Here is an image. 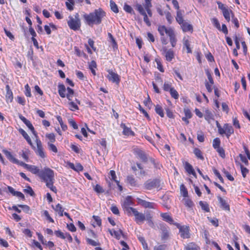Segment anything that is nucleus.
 Here are the masks:
<instances>
[{"label": "nucleus", "instance_id": "nucleus-1", "mask_svg": "<svg viewBox=\"0 0 250 250\" xmlns=\"http://www.w3.org/2000/svg\"><path fill=\"white\" fill-rule=\"evenodd\" d=\"M158 31L161 35V41L163 44L166 45L167 43V40L165 36L167 35L169 38L171 46L174 47L175 46L177 39L176 34L174 29L171 27L167 28L165 25H159L158 27Z\"/></svg>", "mask_w": 250, "mask_h": 250}, {"label": "nucleus", "instance_id": "nucleus-2", "mask_svg": "<svg viewBox=\"0 0 250 250\" xmlns=\"http://www.w3.org/2000/svg\"><path fill=\"white\" fill-rule=\"evenodd\" d=\"M105 16V13L102 8L95 9L93 12L89 14H85L83 17L85 22L88 25L92 26L93 24H100L102 21L103 18Z\"/></svg>", "mask_w": 250, "mask_h": 250}, {"label": "nucleus", "instance_id": "nucleus-3", "mask_svg": "<svg viewBox=\"0 0 250 250\" xmlns=\"http://www.w3.org/2000/svg\"><path fill=\"white\" fill-rule=\"evenodd\" d=\"M39 177L45 183L54 180V173L53 170L48 167H44L41 170Z\"/></svg>", "mask_w": 250, "mask_h": 250}, {"label": "nucleus", "instance_id": "nucleus-4", "mask_svg": "<svg viewBox=\"0 0 250 250\" xmlns=\"http://www.w3.org/2000/svg\"><path fill=\"white\" fill-rule=\"evenodd\" d=\"M69 20L67 21L69 27L74 31L79 30L80 29L81 22L78 13L75 15V18L70 16Z\"/></svg>", "mask_w": 250, "mask_h": 250}, {"label": "nucleus", "instance_id": "nucleus-5", "mask_svg": "<svg viewBox=\"0 0 250 250\" xmlns=\"http://www.w3.org/2000/svg\"><path fill=\"white\" fill-rule=\"evenodd\" d=\"M129 209L130 211V214L128 215L133 214L135 216V221L137 224H140L146 220V215H145V214L139 212L135 208H130Z\"/></svg>", "mask_w": 250, "mask_h": 250}, {"label": "nucleus", "instance_id": "nucleus-6", "mask_svg": "<svg viewBox=\"0 0 250 250\" xmlns=\"http://www.w3.org/2000/svg\"><path fill=\"white\" fill-rule=\"evenodd\" d=\"M160 185V181L158 179H149L144 183V188L146 189L150 190L152 188H158Z\"/></svg>", "mask_w": 250, "mask_h": 250}, {"label": "nucleus", "instance_id": "nucleus-7", "mask_svg": "<svg viewBox=\"0 0 250 250\" xmlns=\"http://www.w3.org/2000/svg\"><path fill=\"white\" fill-rule=\"evenodd\" d=\"M133 204V203L131 200V197L130 196H127L124 200V203L123 204V207L124 210L128 214H130V211L129 209L133 208L129 207L130 205H132Z\"/></svg>", "mask_w": 250, "mask_h": 250}, {"label": "nucleus", "instance_id": "nucleus-8", "mask_svg": "<svg viewBox=\"0 0 250 250\" xmlns=\"http://www.w3.org/2000/svg\"><path fill=\"white\" fill-rule=\"evenodd\" d=\"M107 72H108V75L107 76V78L109 81L118 84L120 81V76L112 70H108Z\"/></svg>", "mask_w": 250, "mask_h": 250}, {"label": "nucleus", "instance_id": "nucleus-9", "mask_svg": "<svg viewBox=\"0 0 250 250\" xmlns=\"http://www.w3.org/2000/svg\"><path fill=\"white\" fill-rule=\"evenodd\" d=\"M178 228H179V230L180 232L181 236L184 238H188L190 237V234L189 232V227L185 226H181Z\"/></svg>", "mask_w": 250, "mask_h": 250}, {"label": "nucleus", "instance_id": "nucleus-10", "mask_svg": "<svg viewBox=\"0 0 250 250\" xmlns=\"http://www.w3.org/2000/svg\"><path fill=\"white\" fill-rule=\"evenodd\" d=\"M37 149L35 150L36 153L42 158L45 157V154L43 152V149L42 146V142L40 140L37 139Z\"/></svg>", "mask_w": 250, "mask_h": 250}, {"label": "nucleus", "instance_id": "nucleus-11", "mask_svg": "<svg viewBox=\"0 0 250 250\" xmlns=\"http://www.w3.org/2000/svg\"><path fill=\"white\" fill-rule=\"evenodd\" d=\"M7 188L8 191L11 193L13 196H15L18 197L19 198H21L22 199H24V195L21 192L15 191V189L10 186H7V188H5L3 189L4 191H6V189Z\"/></svg>", "mask_w": 250, "mask_h": 250}, {"label": "nucleus", "instance_id": "nucleus-12", "mask_svg": "<svg viewBox=\"0 0 250 250\" xmlns=\"http://www.w3.org/2000/svg\"><path fill=\"white\" fill-rule=\"evenodd\" d=\"M138 203L145 208H154L156 204L154 203L149 202L138 198Z\"/></svg>", "mask_w": 250, "mask_h": 250}, {"label": "nucleus", "instance_id": "nucleus-13", "mask_svg": "<svg viewBox=\"0 0 250 250\" xmlns=\"http://www.w3.org/2000/svg\"><path fill=\"white\" fill-rule=\"evenodd\" d=\"M217 198L219 203L220 204V208L224 210L229 211V205L227 203V201L219 196H217Z\"/></svg>", "mask_w": 250, "mask_h": 250}, {"label": "nucleus", "instance_id": "nucleus-14", "mask_svg": "<svg viewBox=\"0 0 250 250\" xmlns=\"http://www.w3.org/2000/svg\"><path fill=\"white\" fill-rule=\"evenodd\" d=\"M135 154L144 162H146L147 161V158L145 153V152L139 148H136L134 149Z\"/></svg>", "mask_w": 250, "mask_h": 250}, {"label": "nucleus", "instance_id": "nucleus-15", "mask_svg": "<svg viewBox=\"0 0 250 250\" xmlns=\"http://www.w3.org/2000/svg\"><path fill=\"white\" fill-rule=\"evenodd\" d=\"M121 128L123 129V133L125 136H134V132L131 130L130 127H127L124 123H122L120 125Z\"/></svg>", "mask_w": 250, "mask_h": 250}, {"label": "nucleus", "instance_id": "nucleus-16", "mask_svg": "<svg viewBox=\"0 0 250 250\" xmlns=\"http://www.w3.org/2000/svg\"><path fill=\"white\" fill-rule=\"evenodd\" d=\"M184 168L186 171L189 174H192L194 177H196V174L192 167V166L188 162H184Z\"/></svg>", "mask_w": 250, "mask_h": 250}, {"label": "nucleus", "instance_id": "nucleus-17", "mask_svg": "<svg viewBox=\"0 0 250 250\" xmlns=\"http://www.w3.org/2000/svg\"><path fill=\"white\" fill-rule=\"evenodd\" d=\"M224 128L225 129L226 135L228 138L234 133V130L232 126L228 124H225L224 125Z\"/></svg>", "mask_w": 250, "mask_h": 250}, {"label": "nucleus", "instance_id": "nucleus-18", "mask_svg": "<svg viewBox=\"0 0 250 250\" xmlns=\"http://www.w3.org/2000/svg\"><path fill=\"white\" fill-rule=\"evenodd\" d=\"M6 100L7 103L12 102L13 99V93L10 89V87L8 85H6Z\"/></svg>", "mask_w": 250, "mask_h": 250}, {"label": "nucleus", "instance_id": "nucleus-19", "mask_svg": "<svg viewBox=\"0 0 250 250\" xmlns=\"http://www.w3.org/2000/svg\"><path fill=\"white\" fill-rule=\"evenodd\" d=\"M3 152L6 156V157L7 158V159L12 162V163H18V160L15 158L11 154V153L7 150H3Z\"/></svg>", "mask_w": 250, "mask_h": 250}, {"label": "nucleus", "instance_id": "nucleus-20", "mask_svg": "<svg viewBox=\"0 0 250 250\" xmlns=\"http://www.w3.org/2000/svg\"><path fill=\"white\" fill-rule=\"evenodd\" d=\"M108 231L112 236L114 235V237L118 240L120 239L121 235H124L123 232L121 229H119L118 231L109 229Z\"/></svg>", "mask_w": 250, "mask_h": 250}, {"label": "nucleus", "instance_id": "nucleus-21", "mask_svg": "<svg viewBox=\"0 0 250 250\" xmlns=\"http://www.w3.org/2000/svg\"><path fill=\"white\" fill-rule=\"evenodd\" d=\"M180 25L184 32L192 31L193 30L192 26L186 21L183 22L182 23L180 24Z\"/></svg>", "mask_w": 250, "mask_h": 250}, {"label": "nucleus", "instance_id": "nucleus-22", "mask_svg": "<svg viewBox=\"0 0 250 250\" xmlns=\"http://www.w3.org/2000/svg\"><path fill=\"white\" fill-rule=\"evenodd\" d=\"M20 133L22 135V136L24 138V139L27 141L28 143L32 146H33V144L32 143L31 140L27 134V133L22 128H20L19 130Z\"/></svg>", "mask_w": 250, "mask_h": 250}, {"label": "nucleus", "instance_id": "nucleus-23", "mask_svg": "<svg viewBox=\"0 0 250 250\" xmlns=\"http://www.w3.org/2000/svg\"><path fill=\"white\" fill-rule=\"evenodd\" d=\"M66 88L63 84H59L58 85V92L62 98H64L66 96Z\"/></svg>", "mask_w": 250, "mask_h": 250}, {"label": "nucleus", "instance_id": "nucleus-24", "mask_svg": "<svg viewBox=\"0 0 250 250\" xmlns=\"http://www.w3.org/2000/svg\"><path fill=\"white\" fill-rule=\"evenodd\" d=\"M161 216L163 218V220L166 222L169 223L171 224H174V220L172 217L167 213H162L161 214Z\"/></svg>", "mask_w": 250, "mask_h": 250}, {"label": "nucleus", "instance_id": "nucleus-25", "mask_svg": "<svg viewBox=\"0 0 250 250\" xmlns=\"http://www.w3.org/2000/svg\"><path fill=\"white\" fill-rule=\"evenodd\" d=\"M27 169L31 172L32 173L35 174H38L39 176V173L41 172V170L35 166L29 165L28 166Z\"/></svg>", "mask_w": 250, "mask_h": 250}, {"label": "nucleus", "instance_id": "nucleus-26", "mask_svg": "<svg viewBox=\"0 0 250 250\" xmlns=\"http://www.w3.org/2000/svg\"><path fill=\"white\" fill-rule=\"evenodd\" d=\"M200 248L193 243H190L186 245L185 247V250H199Z\"/></svg>", "mask_w": 250, "mask_h": 250}, {"label": "nucleus", "instance_id": "nucleus-27", "mask_svg": "<svg viewBox=\"0 0 250 250\" xmlns=\"http://www.w3.org/2000/svg\"><path fill=\"white\" fill-rule=\"evenodd\" d=\"M165 56L166 60L170 62L174 58V52L171 49H168V51H167V53L165 55Z\"/></svg>", "mask_w": 250, "mask_h": 250}, {"label": "nucleus", "instance_id": "nucleus-28", "mask_svg": "<svg viewBox=\"0 0 250 250\" xmlns=\"http://www.w3.org/2000/svg\"><path fill=\"white\" fill-rule=\"evenodd\" d=\"M176 20L180 24L185 21L183 18L182 13L180 10L177 11Z\"/></svg>", "mask_w": 250, "mask_h": 250}, {"label": "nucleus", "instance_id": "nucleus-29", "mask_svg": "<svg viewBox=\"0 0 250 250\" xmlns=\"http://www.w3.org/2000/svg\"><path fill=\"white\" fill-rule=\"evenodd\" d=\"M193 153L198 159L203 160L204 158L201 151L198 148H195L193 150Z\"/></svg>", "mask_w": 250, "mask_h": 250}, {"label": "nucleus", "instance_id": "nucleus-30", "mask_svg": "<svg viewBox=\"0 0 250 250\" xmlns=\"http://www.w3.org/2000/svg\"><path fill=\"white\" fill-rule=\"evenodd\" d=\"M204 117L207 121L209 122L211 119H213V115L210 111L208 109H206L205 110Z\"/></svg>", "mask_w": 250, "mask_h": 250}, {"label": "nucleus", "instance_id": "nucleus-31", "mask_svg": "<svg viewBox=\"0 0 250 250\" xmlns=\"http://www.w3.org/2000/svg\"><path fill=\"white\" fill-rule=\"evenodd\" d=\"M127 182L133 187H135L137 185V183L135 178L132 176H129L127 178Z\"/></svg>", "mask_w": 250, "mask_h": 250}, {"label": "nucleus", "instance_id": "nucleus-32", "mask_svg": "<svg viewBox=\"0 0 250 250\" xmlns=\"http://www.w3.org/2000/svg\"><path fill=\"white\" fill-rule=\"evenodd\" d=\"M155 110L157 114H159L161 117H164V113L163 109L160 105L158 104L156 105L155 106Z\"/></svg>", "mask_w": 250, "mask_h": 250}, {"label": "nucleus", "instance_id": "nucleus-33", "mask_svg": "<svg viewBox=\"0 0 250 250\" xmlns=\"http://www.w3.org/2000/svg\"><path fill=\"white\" fill-rule=\"evenodd\" d=\"M152 216L150 213H147L146 214V220L147 221L148 225L153 228L154 227V224L152 220Z\"/></svg>", "mask_w": 250, "mask_h": 250}, {"label": "nucleus", "instance_id": "nucleus-34", "mask_svg": "<svg viewBox=\"0 0 250 250\" xmlns=\"http://www.w3.org/2000/svg\"><path fill=\"white\" fill-rule=\"evenodd\" d=\"M135 6L136 9L140 13L141 15H143L146 13L145 9L141 4L137 3Z\"/></svg>", "mask_w": 250, "mask_h": 250}, {"label": "nucleus", "instance_id": "nucleus-35", "mask_svg": "<svg viewBox=\"0 0 250 250\" xmlns=\"http://www.w3.org/2000/svg\"><path fill=\"white\" fill-rule=\"evenodd\" d=\"M96 67L97 64L96 62L94 61H92L89 64V68L94 75H96V71L94 68H96Z\"/></svg>", "mask_w": 250, "mask_h": 250}, {"label": "nucleus", "instance_id": "nucleus-36", "mask_svg": "<svg viewBox=\"0 0 250 250\" xmlns=\"http://www.w3.org/2000/svg\"><path fill=\"white\" fill-rule=\"evenodd\" d=\"M199 204L203 210H204L207 212L209 211V208L208 203L203 201H200Z\"/></svg>", "mask_w": 250, "mask_h": 250}, {"label": "nucleus", "instance_id": "nucleus-37", "mask_svg": "<svg viewBox=\"0 0 250 250\" xmlns=\"http://www.w3.org/2000/svg\"><path fill=\"white\" fill-rule=\"evenodd\" d=\"M53 184L54 181H52L49 182H47V183H46V186L48 188H50V189L51 191L54 192L55 193H56L57 190L56 189V188L53 186Z\"/></svg>", "mask_w": 250, "mask_h": 250}, {"label": "nucleus", "instance_id": "nucleus-38", "mask_svg": "<svg viewBox=\"0 0 250 250\" xmlns=\"http://www.w3.org/2000/svg\"><path fill=\"white\" fill-rule=\"evenodd\" d=\"M54 209H55V211L59 212L60 216H63V209L62 208V205H61L60 204H58L56 206V207L55 208H54Z\"/></svg>", "mask_w": 250, "mask_h": 250}, {"label": "nucleus", "instance_id": "nucleus-39", "mask_svg": "<svg viewBox=\"0 0 250 250\" xmlns=\"http://www.w3.org/2000/svg\"><path fill=\"white\" fill-rule=\"evenodd\" d=\"M138 239L142 243L144 250H148L147 244L146 242L145 238L143 237L139 236L138 237Z\"/></svg>", "mask_w": 250, "mask_h": 250}, {"label": "nucleus", "instance_id": "nucleus-40", "mask_svg": "<svg viewBox=\"0 0 250 250\" xmlns=\"http://www.w3.org/2000/svg\"><path fill=\"white\" fill-rule=\"evenodd\" d=\"M170 94L171 96L175 99H178L179 98V94L178 92L173 87L172 89H170L169 91Z\"/></svg>", "mask_w": 250, "mask_h": 250}, {"label": "nucleus", "instance_id": "nucleus-41", "mask_svg": "<svg viewBox=\"0 0 250 250\" xmlns=\"http://www.w3.org/2000/svg\"><path fill=\"white\" fill-rule=\"evenodd\" d=\"M230 12H231V11H229L227 9H225V10L222 12L224 18L228 21H230Z\"/></svg>", "mask_w": 250, "mask_h": 250}, {"label": "nucleus", "instance_id": "nucleus-42", "mask_svg": "<svg viewBox=\"0 0 250 250\" xmlns=\"http://www.w3.org/2000/svg\"><path fill=\"white\" fill-rule=\"evenodd\" d=\"M110 5L111 10L115 13H118V9L117 5L112 0H110Z\"/></svg>", "mask_w": 250, "mask_h": 250}, {"label": "nucleus", "instance_id": "nucleus-43", "mask_svg": "<svg viewBox=\"0 0 250 250\" xmlns=\"http://www.w3.org/2000/svg\"><path fill=\"white\" fill-rule=\"evenodd\" d=\"M47 145L48 146V149L54 152L55 153L58 152V149L54 145H53L52 143H51V142H48Z\"/></svg>", "mask_w": 250, "mask_h": 250}, {"label": "nucleus", "instance_id": "nucleus-44", "mask_svg": "<svg viewBox=\"0 0 250 250\" xmlns=\"http://www.w3.org/2000/svg\"><path fill=\"white\" fill-rule=\"evenodd\" d=\"M45 137L49 140L48 142H51V143H53L56 141L55 136L53 133H47Z\"/></svg>", "mask_w": 250, "mask_h": 250}, {"label": "nucleus", "instance_id": "nucleus-45", "mask_svg": "<svg viewBox=\"0 0 250 250\" xmlns=\"http://www.w3.org/2000/svg\"><path fill=\"white\" fill-rule=\"evenodd\" d=\"M108 35L109 38L111 40V42L112 43V45L113 49H114L115 48H117V44L112 34L110 33H108Z\"/></svg>", "mask_w": 250, "mask_h": 250}, {"label": "nucleus", "instance_id": "nucleus-46", "mask_svg": "<svg viewBox=\"0 0 250 250\" xmlns=\"http://www.w3.org/2000/svg\"><path fill=\"white\" fill-rule=\"evenodd\" d=\"M68 1L66 2V6L67 9L70 11L73 10V5L74 4V2L73 0H67Z\"/></svg>", "mask_w": 250, "mask_h": 250}, {"label": "nucleus", "instance_id": "nucleus-47", "mask_svg": "<svg viewBox=\"0 0 250 250\" xmlns=\"http://www.w3.org/2000/svg\"><path fill=\"white\" fill-rule=\"evenodd\" d=\"M183 44H184V45L187 48V52L191 53V50L189 47L190 44H189L188 40L187 39L186 40L185 39H184Z\"/></svg>", "mask_w": 250, "mask_h": 250}, {"label": "nucleus", "instance_id": "nucleus-48", "mask_svg": "<svg viewBox=\"0 0 250 250\" xmlns=\"http://www.w3.org/2000/svg\"><path fill=\"white\" fill-rule=\"evenodd\" d=\"M180 190H181V192L183 194V196L184 197H187L188 195V191L187 190V188H186L185 186L182 184L180 186Z\"/></svg>", "mask_w": 250, "mask_h": 250}, {"label": "nucleus", "instance_id": "nucleus-49", "mask_svg": "<svg viewBox=\"0 0 250 250\" xmlns=\"http://www.w3.org/2000/svg\"><path fill=\"white\" fill-rule=\"evenodd\" d=\"M220 140L218 138H216L213 140V147L215 149L220 147Z\"/></svg>", "mask_w": 250, "mask_h": 250}, {"label": "nucleus", "instance_id": "nucleus-50", "mask_svg": "<svg viewBox=\"0 0 250 250\" xmlns=\"http://www.w3.org/2000/svg\"><path fill=\"white\" fill-rule=\"evenodd\" d=\"M212 22L214 25V26L217 28L218 30H221V26L220 23L218 20L216 18H213L212 20Z\"/></svg>", "mask_w": 250, "mask_h": 250}, {"label": "nucleus", "instance_id": "nucleus-51", "mask_svg": "<svg viewBox=\"0 0 250 250\" xmlns=\"http://www.w3.org/2000/svg\"><path fill=\"white\" fill-rule=\"evenodd\" d=\"M69 109L72 111H75L78 110L79 108L77 104H76L73 102H70L69 103Z\"/></svg>", "mask_w": 250, "mask_h": 250}, {"label": "nucleus", "instance_id": "nucleus-52", "mask_svg": "<svg viewBox=\"0 0 250 250\" xmlns=\"http://www.w3.org/2000/svg\"><path fill=\"white\" fill-rule=\"evenodd\" d=\"M23 191L25 193L30 194L32 196L35 195L34 191L33 190L31 187L30 186H28L26 188L24 189Z\"/></svg>", "mask_w": 250, "mask_h": 250}, {"label": "nucleus", "instance_id": "nucleus-53", "mask_svg": "<svg viewBox=\"0 0 250 250\" xmlns=\"http://www.w3.org/2000/svg\"><path fill=\"white\" fill-rule=\"evenodd\" d=\"M197 139L200 142H203L205 140L204 134L202 131L198 132Z\"/></svg>", "mask_w": 250, "mask_h": 250}, {"label": "nucleus", "instance_id": "nucleus-54", "mask_svg": "<svg viewBox=\"0 0 250 250\" xmlns=\"http://www.w3.org/2000/svg\"><path fill=\"white\" fill-rule=\"evenodd\" d=\"M94 190L98 193H102L104 192V190L103 189V188L98 184L96 185L94 187Z\"/></svg>", "mask_w": 250, "mask_h": 250}, {"label": "nucleus", "instance_id": "nucleus-55", "mask_svg": "<svg viewBox=\"0 0 250 250\" xmlns=\"http://www.w3.org/2000/svg\"><path fill=\"white\" fill-rule=\"evenodd\" d=\"M215 149H216V151L219 154L221 157L224 158L225 157V151L222 147H219L215 148Z\"/></svg>", "mask_w": 250, "mask_h": 250}, {"label": "nucleus", "instance_id": "nucleus-56", "mask_svg": "<svg viewBox=\"0 0 250 250\" xmlns=\"http://www.w3.org/2000/svg\"><path fill=\"white\" fill-rule=\"evenodd\" d=\"M166 19L169 24H171L172 23L173 20V17L171 16V14L169 12H165Z\"/></svg>", "mask_w": 250, "mask_h": 250}, {"label": "nucleus", "instance_id": "nucleus-57", "mask_svg": "<svg viewBox=\"0 0 250 250\" xmlns=\"http://www.w3.org/2000/svg\"><path fill=\"white\" fill-rule=\"evenodd\" d=\"M18 206L21 208L22 210L26 213H29L30 211V208L29 206L25 205H18Z\"/></svg>", "mask_w": 250, "mask_h": 250}, {"label": "nucleus", "instance_id": "nucleus-58", "mask_svg": "<svg viewBox=\"0 0 250 250\" xmlns=\"http://www.w3.org/2000/svg\"><path fill=\"white\" fill-rule=\"evenodd\" d=\"M206 73L207 77H208V79L209 80V83L211 84H213L214 83L213 80V79L212 78L211 74L210 73V72L208 71V70H206Z\"/></svg>", "mask_w": 250, "mask_h": 250}, {"label": "nucleus", "instance_id": "nucleus-59", "mask_svg": "<svg viewBox=\"0 0 250 250\" xmlns=\"http://www.w3.org/2000/svg\"><path fill=\"white\" fill-rule=\"evenodd\" d=\"M54 233L58 237L61 238L62 239H64L65 238V234H64L60 230H56L55 231Z\"/></svg>", "mask_w": 250, "mask_h": 250}, {"label": "nucleus", "instance_id": "nucleus-60", "mask_svg": "<svg viewBox=\"0 0 250 250\" xmlns=\"http://www.w3.org/2000/svg\"><path fill=\"white\" fill-rule=\"evenodd\" d=\"M26 126L31 130L33 134L36 136V133L35 131L34 128L30 121H28L26 124Z\"/></svg>", "mask_w": 250, "mask_h": 250}, {"label": "nucleus", "instance_id": "nucleus-61", "mask_svg": "<svg viewBox=\"0 0 250 250\" xmlns=\"http://www.w3.org/2000/svg\"><path fill=\"white\" fill-rule=\"evenodd\" d=\"M240 167L243 177L245 178L246 177L247 174L248 173L249 170L247 168L244 167L242 165H241Z\"/></svg>", "mask_w": 250, "mask_h": 250}, {"label": "nucleus", "instance_id": "nucleus-62", "mask_svg": "<svg viewBox=\"0 0 250 250\" xmlns=\"http://www.w3.org/2000/svg\"><path fill=\"white\" fill-rule=\"evenodd\" d=\"M86 242L88 244L93 246H96L99 245L98 243L90 238H86Z\"/></svg>", "mask_w": 250, "mask_h": 250}, {"label": "nucleus", "instance_id": "nucleus-63", "mask_svg": "<svg viewBox=\"0 0 250 250\" xmlns=\"http://www.w3.org/2000/svg\"><path fill=\"white\" fill-rule=\"evenodd\" d=\"M167 246L165 244L160 245L154 247V250H166Z\"/></svg>", "mask_w": 250, "mask_h": 250}, {"label": "nucleus", "instance_id": "nucleus-64", "mask_svg": "<svg viewBox=\"0 0 250 250\" xmlns=\"http://www.w3.org/2000/svg\"><path fill=\"white\" fill-rule=\"evenodd\" d=\"M124 9L128 13H131L133 11L132 7L127 4H125Z\"/></svg>", "mask_w": 250, "mask_h": 250}]
</instances>
